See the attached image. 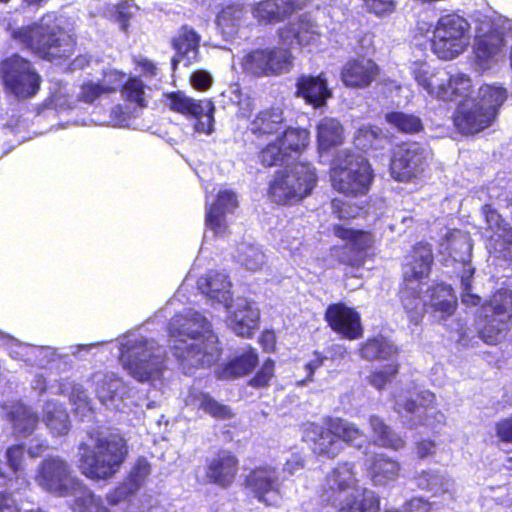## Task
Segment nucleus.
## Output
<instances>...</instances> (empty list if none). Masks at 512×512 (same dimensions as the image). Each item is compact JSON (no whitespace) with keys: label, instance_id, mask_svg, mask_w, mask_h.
<instances>
[{"label":"nucleus","instance_id":"obj_1","mask_svg":"<svg viewBox=\"0 0 512 512\" xmlns=\"http://www.w3.org/2000/svg\"><path fill=\"white\" fill-rule=\"evenodd\" d=\"M13 40L34 57L62 64L72 58L77 50V34L66 25L58 12L44 13L37 21L17 27L11 31Z\"/></svg>","mask_w":512,"mask_h":512},{"label":"nucleus","instance_id":"obj_2","mask_svg":"<svg viewBox=\"0 0 512 512\" xmlns=\"http://www.w3.org/2000/svg\"><path fill=\"white\" fill-rule=\"evenodd\" d=\"M197 317L185 319L181 328H171L169 335L174 338L173 354L181 367L190 369L209 368L214 365L222 354L218 336L213 332L211 324L201 317L198 328H193Z\"/></svg>","mask_w":512,"mask_h":512},{"label":"nucleus","instance_id":"obj_3","mask_svg":"<svg viewBox=\"0 0 512 512\" xmlns=\"http://www.w3.org/2000/svg\"><path fill=\"white\" fill-rule=\"evenodd\" d=\"M364 431L355 423L341 417L326 416L321 424L309 423L304 432L312 453L319 459L334 460L347 446H357Z\"/></svg>","mask_w":512,"mask_h":512},{"label":"nucleus","instance_id":"obj_4","mask_svg":"<svg viewBox=\"0 0 512 512\" xmlns=\"http://www.w3.org/2000/svg\"><path fill=\"white\" fill-rule=\"evenodd\" d=\"M79 469L92 480L109 479L120 469L128 455L126 440L122 436L98 438L95 450L81 444Z\"/></svg>","mask_w":512,"mask_h":512},{"label":"nucleus","instance_id":"obj_5","mask_svg":"<svg viewBox=\"0 0 512 512\" xmlns=\"http://www.w3.org/2000/svg\"><path fill=\"white\" fill-rule=\"evenodd\" d=\"M329 176L333 189L347 197L365 196L374 180L369 161L349 150L332 160Z\"/></svg>","mask_w":512,"mask_h":512},{"label":"nucleus","instance_id":"obj_6","mask_svg":"<svg viewBox=\"0 0 512 512\" xmlns=\"http://www.w3.org/2000/svg\"><path fill=\"white\" fill-rule=\"evenodd\" d=\"M470 29L469 21L456 11L440 15L429 40L432 53L440 60L456 59L468 48Z\"/></svg>","mask_w":512,"mask_h":512},{"label":"nucleus","instance_id":"obj_7","mask_svg":"<svg viewBox=\"0 0 512 512\" xmlns=\"http://www.w3.org/2000/svg\"><path fill=\"white\" fill-rule=\"evenodd\" d=\"M316 181V171L309 163H297L290 169L276 171L267 193L272 202L291 205L308 196Z\"/></svg>","mask_w":512,"mask_h":512},{"label":"nucleus","instance_id":"obj_8","mask_svg":"<svg viewBox=\"0 0 512 512\" xmlns=\"http://www.w3.org/2000/svg\"><path fill=\"white\" fill-rule=\"evenodd\" d=\"M242 71L252 77H275L289 72L294 55L287 46H266L247 51L241 59Z\"/></svg>","mask_w":512,"mask_h":512},{"label":"nucleus","instance_id":"obj_9","mask_svg":"<svg viewBox=\"0 0 512 512\" xmlns=\"http://www.w3.org/2000/svg\"><path fill=\"white\" fill-rule=\"evenodd\" d=\"M414 79L432 98L442 101H455L468 96L471 90L468 75H451L444 69L428 71L418 68L414 71Z\"/></svg>","mask_w":512,"mask_h":512},{"label":"nucleus","instance_id":"obj_10","mask_svg":"<svg viewBox=\"0 0 512 512\" xmlns=\"http://www.w3.org/2000/svg\"><path fill=\"white\" fill-rule=\"evenodd\" d=\"M166 107L188 119H194V130L210 135L214 132L216 107L211 99H194L181 90L164 94Z\"/></svg>","mask_w":512,"mask_h":512},{"label":"nucleus","instance_id":"obj_11","mask_svg":"<svg viewBox=\"0 0 512 512\" xmlns=\"http://www.w3.org/2000/svg\"><path fill=\"white\" fill-rule=\"evenodd\" d=\"M36 483L44 490L66 497L73 493L79 479L74 476L71 465L58 456L44 458L35 473Z\"/></svg>","mask_w":512,"mask_h":512},{"label":"nucleus","instance_id":"obj_12","mask_svg":"<svg viewBox=\"0 0 512 512\" xmlns=\"http://www.w3.org/2000/svg\"><path fill=\"white\" fill-rule=\"evenodd\" d=\"M1 77L6 87L19 98H30L40 89L39 74L29 60L18 54L2 61Z\"/></svg>","mask_w":512,"mask_h":512},{"label":"nucleus","instance_id":"obj_13","mask_svg":"<svg viewBox=\"0 0 512 512\" xmlns=\"http://www.w3.org/2000/svg\"><path fill=\"white\" fill-rule=\"evenodd\" d=\"M428 167L427 153L418 143H402L392 153L391 176L400 182L418 178Z\"/></svg>","mask_w":512,"mask_h":512},{"label":"nucleus","instance_id":"obj_14","mask_svg":"<svg viewBox=\"0 0 512 512\" xmlns=\"http://www.w3.org/2000/svg\"><path fill=\"white\" fill-rule=\"evenodd\" d=\"M333 235L346 242L339 262L352 268H360L367 259L368 251L374 246V234L363 229L345 227L341 224L332 226Z\"/></svg>","mask_w":512,"mask_h":512},{"label":"nucleus","instance_id":"obj_15","mask_svg":"<svg viewBox=\"0 0 512 512\" xmlns=\"http://www.w3.org/2000/svg\"><path fill=\"white\" fill-rule=\"evenodd\" d=\"M124 367L139 382L160 378L165 369L164 357L147 348V341L137 342L127 351Z\"/></svg>","mask_w":512,"mask_h":512},{"label":"nucleus","instance_id":"obj_16","mask_svg":"<svg viewBox=\"0 0 512 512\" xmlns=\"http://www.w3.org/2000/svg\"><path fill=\"white\" fill-rule=\"evenodd\" d=\"M243 486L266 507H277L282 492L276 468L270 465L257 466L244 477Z\"/></svg>","mask_w":512,"mask_h":512},{"label":"nucleus","instance_id":"obj_17","mask_svg":"<svg viewBox=\"0 0 512 512\" xmlns=\"http://www.w3.org/2000/svg\"><path fill=\"white\" fill-rule=\"evenodd\" d=\"M434 260L432 245L426 241L416 242L404 257L401 282L423 286L430 279Z\"/></svg>","mask_w":512,"mask_h":512},{"label":"nucleus","instance_id":"obj_18","mask_svg":"<svg viewBox=\"0 0 512 512\" xmlns=\"http://www.w3.org/2000/svg\"><path fill=\"white\" fill-rule=\"evenodd\" d=\"M323 317L327 326L343 339L353 341L363 337L364 328L360 313L344 302L329 304Z\"/></svg>","mask_w":512,"mask_h":512},{"label":"nucleus","instance_id":"obj_19","mask_svg":"<svg viewBox=\"0 0 512 512\" xmlns=\"http://www.w3.org/2000/svg\"><path fill=\"white\" fill-rule=\"evenodd\" d=\"M239 459L229 449H219L205 465V478L208 483L226 489L235 482L239 472Z\"/></svg>","mask_w":512,"mask_h":512},{"label":"nucleus","instance_id":"obj_20","mask_svg":"<svg viewBox=\"0 0 512 512\" xmlns=\"http://www.w3.org/2000/svg\"><path fill=\"white\" fill-rule=\"evenodd\" d=\"M295 88V96L314 109L325 107L333 96L325 72L317 75L301 74L296 80Z\"/></svg>","mask_w":512,"mask_h":512},{"label":"nucleus","instance_id":"obj_21","mask_svg":"<svg viewBox=\"0 0 512 512\" xmlns=\"http://www.w3.org/2000/svg\"><path fill=\"white\" fill-rule=\"evenodd\" d=\"M380 67L367 57L349 59L341 68L340 79L346 87L365 89L379 76Z\"/></svg>","mask_w":512,"mask_h":512},{"label":"nucleus","instance_id":"obj_22","mask_svg":"<svg viewBox=\"0 0 512 512\" xmlns=\"http://www.w3.org/2000/svg\"><path fill=\"white\" fill-rule=\"evenodd\" d=\"M285 125L284 111L277 105L259 110L249 122L247 132L258 142L277 137Z\"/></svg>","mask_w":512,"mask_h":512},{"label":"nucleus","instance_id":"obj_23","mask_svg":"<svg viewBox=\"0 0 512 512\" xmlns=\"http://www.w3.org/2000/svg\"><path fill=\"white\" fill-rule=\"evenodd\" d=\"M453 124L464 135H473L489 127L495 120L477 103L460 102L453 113Z\"/></svg>","mask_w":512,"mask_h":512},{"label":"nucleus","instance_id":"obj_24","mask_svg":"<svg viewBox=\"0 0 512 512\" xmlns=\"http://www.w3.org/2000/svg\"><path fill=\"white\" fill-rule=\"evenodd\" d=\"M504 46V33L496 26L476 34L472 51L475 65L483 70L488 69L490 62Z\"/></svg>","mask_w":512,"mask_h":512},{"label":"nucleus","instance_id":"obj_25","mask_svg":"<svg viewBox=\"0 0 512 512\" xmlns=\"http://www.w3.org/2000/svg\"><path fill=\"white\" fill-rule=\"evenodd\" d=\"M301 8L297 0H262L253 5L252 13L259 23L277 24L289 19Z\"/></svg>","mask_w":512,"mask_h":512},{"label":"nucleus","instance_id":"obj_26","mask_svg":"<svg viewBox=\"0 0 512 512\" xmlns=\"http://www.w3.org/2000/svg\"><path fill=\"white\" fill-rule=\"evenodd\" d=\"M358 479L354 471V464L343 461L339 462L325 476L323 492L327 499H336L340 494L348 490H356Z\"/></svg>","mask_w":512,"mask_h":512},{"label":"nucleus","instance_id":"obj_27","mask_svg":"<svg viewBox=\"0 0 512 512\" xmlns=\"http://www.w3.org/2000/svg\"><path fill=\"white\" fill-rule=\"evenodd\" d=\"M201 35L191 26L184 24L171 38V47L182 58L185 66H190L199 60Z\"/></svg>","mask_w":512,"mask_h":512},{"label":"nucleus","instance_id":"obj_28","mask_svg":"<svg viewBox=\"0 0 512 512\" xmlns=\"http://www.w3.org/2000/svg\"><path fill=\"white\" fill-rule=\"evenodd\" d=\"M186 404L216 420H228L234 417L230 406L220 403L209 392L200 389L193 388L189 390Z\"/></svg>","mask_w":512,"mask_h":512},{"label":"nucleus","instance_id":"obj_29","mask_svg":"<svg viewBox=\"0 0 512 512\" xmlns=\"http://www.w3.org/2000/svg\"><path fill=\"white\" fill-rule=\"evenodd\" d=\"M397 295L409 321L418 324L424 316L426 305L422 286L400 282Z\"/></svg>","mask_w":512,"mask_h":512},{"label":"nucleus","instance_id":"obj_30","mask_svg":"<svg viewBox=\"0 0 512 512\" xmlns=\"http://www.w3.org/2000/svg\"><path fill=\"white\" fill-rule=\"evenodd\" d=\"M238 205L236 194L231 190L220 191L206 213V225L215 233L225 228V215Z\"/></svg>","mask_w":512,"mask_h":512},{"label":"nucleus","instance_id":"obj_31","mask_svg":"<svg viewBox=\"0 0 512 512\" xmlns=\"http://www.w3.org/2000/svg\"><path fill=\"white\" fill-rule=\"evenodd\" d=\"M319 151H330L340 147L345 141V130L339 120L332 117L322 118L316 127Z\"/></svg>","mask_w":512,"mask_h":512},{"label":"nucleus","instance_id":"obj_32","mask_svg":"<svg viewBox=\"0 0 512 512\" xmlns=\"http://www.w3.org/2000/svg\"><path fill=\"white\" fill-rule=\"evenodd\" d=\"M374 485H386L399 477L400 464L384 453L374 454L367 468Z\"/></svg>","mask_w":512,"mask_h":512},{"label":"nucleus","instance_id":"obj_33","mask_svg":"<svg viewBox=\"0 0 512 512\" xmlns=\"http://www.w3.org/2000/svg\"><path fill=\"white\" fill-rule=\"evenodd\" d=\"M359 355L368 361H390L397 357L398 349L383 335L367 338L359 345Z\"/></svg>","mask_w":512,"mask_h":512},{"label":"nucleus","instance_id":"obj_34","mask_svg":"<svg viewBox=\"0 0 512 512\" xmlns=\"http://www.w3.org/2000/svg\"><path fill=\"white\" fill-rule=\"evenodd\" d=\"M114 85H103L99 82L85 81L79 87L77 100L85 104H93L96 100L101 98L104 94H110L118 89V85L123 82L126 74L122 71L111 70L106 74Z\"/></svg>","mask_w":512,"mask_h":512},{"label":"nucleus","instance_id":"obj_35","mask_svg":"<svg viewBox=\"0 0 512 512\" xmlns=\"http://www.w3.org/2000/svg\"><path fill=\"white\" fill-rule=\"evenodd\" d=\"M260 313L249 305L239 307L229 318L230 328L239 336L251 338L258 328Z\"/></svg>","mask_w":512,"mask_h":512},{"label":"nucleus","instance_id":"obj_36","mask_svg":"<svg viewBox=\"0 0 512 512\" xmlns=\"http://www.w3.org/2000/svg\"><path fill=\"white\" fill-rule=\"evenodd\" d=\"M198 287L201 292L218 302L226 301L230 295L231 283L227 275L209 271L198 280Z\"/></svg>","mask_w":512,"mask_h":512},{"label":"nucleus","instance_id":"obj_37","mask_svg":"<svg viewBox=\"0 0 512 512\" xmlns=\"http://www.w3.org/2000/svg\"><path fill=\"white\" fill-rule=\"evenodd\" d=\"M277 137L289 159L301 155L310 144V132L305 128L287 127Z\"/></svg>","mask_w":512,"mask_h":512},{"label":"nucleus","instance_id":"obj_38","mask_svg":"<svg viewBox=\"0 0 512 512\" xmlns=\"http://www.w3.org/2000/svg\"><path fill=\"white\" fill-rule=\"evenodd\" d=\"M259 358L253 347H248L243 353L228 361L221 370L225 379H235L249 374L258 364Z\"/></svg>","mask_w":512,"mask_h":512},{"label":"nucleus","instance_id":"obj_39","mask_svg":"<svg viewBox=\"0 0 512 512\" xmlns=\"http://www.w3.org/2000/svg\"><path fill=\"white\" fill-rule=\"evenodd\" d=\"M508 98V91L504 86L483 84L478 90L477 103L479 106H483L484 110L492 117L496 119L499 113V109Z\"/></svg>","mask_w":512,"mask_h":512},{"label":"nucleus","instance_id":"obj_40","mask_svg":"<svg viewBox=\"0 0 512 512\" xmlns=\"http://www.w3.org/2000/svg\"><path fill=\"white\" fill-rule=\"evenodd\" d=\"M368 422L374 436V442L378 446L393 450H399L404 447V440L382 418L371 415Z\"/></svg>","mask_w":512,"mask_h":512},{"label":"nucleus","instance_id":"obj_41","mask_svg":"<svg viewBox=\"0 0 512 512\" xmlns=\"http://www.w3.org/2000/svg\"><path fill=\"white\" fill-rule=\"evenodd\" d=\"M510 322L505 318L493 315L487 316L482 327L479 329V337L489 345H495L505 338L511 327Z\"/></svg>","mask_w":512,"mask_h":512},{"label":"nucleus","instance_id":"obj_42","mask_svg":"<svg viewBox=\"0 0 512 512\" xmlns=\"http://www.w3.org/2000/svg\"><path fill=\"white\" fill-rule=\"evenodd\" d=\"M483 307L491 310V315L505 318L512 323V291L506 288L497 289L485 301Z\"/></svg>","mask_w":512,"mask_h":512},{"label":"nucleus","instance_id":"obj_43","mask_svg":"<svg viewBox=\"0 0 512 512\" xmlns=\"http://www.w3.org/2000/svg\"><path fill=\"white\" fill-rule=\"evenodd\" d=\"M69 496H73L74 499L70 504L73 512H96L102 507V501L96 497L94 493L79 480V486L75 485L73 493Z\"/></svg>","mask_w":512,"mask_h":512},{"label":"nucleus","instance_id":"obj_44","mask_svg":"<svg viewBox=\"0 0 512 512\" xmlns=\"http://www.w3.org/2000/svg\"><path fill=\"white\" fill-rule=\"evenodd\" d=\"M380 497L377 493L363 488L358 496L341 506L337 512H379Z\"/></svg>","mask_w":512,"mask_h":512},{"label":"nucleus","instance_id":"obj_45","mask_svg":"<svg viewBox=\"0 0 512 512\" xmlns=\"http://www.w3.org/2000/svg\"><path fill=\"white\" fill-rule=\"evenodd\" d=\"M257 159L263 167L281 166L289 160L278 137L262 145L257 151Z\"/></svg>","mask_w":512,"mask_h":512},{"label":"nucleus","instance_id":"obj_46","mask_svg":"<svg viewBox=\"0 0 512 512\" xmlns=\"http://www.w3.org/2000/svg\"><path fill=\"white\" fill-rule=\"evenodd\" d=\"M38 423L37 414L26 407H19L12 412L13 432L17 437L30 436L36 430Z\"/></svg>","mask_w":512,"mask_h":512},{"label":"nucleus","instance_id":"obj_47","mask_svg":"<svg viewBox=\"0 0 512 512\" xmlns=\"http://www.w3.org/2000/svg\"><path fill=\"white\" fill-rule=\"evenodd\" d=\"M120 93L124 101L135 104L139 108L147 106L145 98V84L138 76H131L125 82H121Z\"/></svg>","mask_w":512,"mask_h":512},{"label":"nucleus","instance_id":"obj_48","mask_svg":"<svg viewBox=\"0 0 512 512\" xmlns=\"http://www.w3.org/2000/svg\"><path fill=\"white\" fill-rule=\"evenodd\" d=\"M386 121L402 133L414 134L423 130L421 119L402 111H391L385 116Z\"/></svg>","mask_w":512,"mask_h":512},{"label":"nucleus","instance_id":"obj_49","mask_svg":"<svg viewBox=\"0 0 512 512\" xmlns=\"http://www.w3.org/2000/svg\"><path fill=\"white\" fill-rule=\"evenodd\" d=\"M276 376V363L272 358H266L255 374L248 380V385L255 389H265L271 385Z\"/></svg>","mask_w":512,"mask_h":512},{"label":"nucleus","instance_id":"obj_50","mask_svg":"<svg viewBox=\"0 0 512 512\" xmlns=\"http://www.w3.org/2000/svg\"><path fill=\"white\" fill-rule=\"evenodd\" d=\"M432 290L434 292L440 291L448 294L450 299H444L432 304V307L435 312L441 313V319L445 320L448 317L452 316L457 309V300L453 295V289L450 285L444 283H437L433 286Z\"/></svg>","mask_w":512,"mask_h":512},{"label":"nucleus","instance_id":"obj_51","mask_svg":"<svg viewBox=\"0 0 512 512\" xmlns=\"http://www.w3.org/2000/svg\"><path fill=\"white\" fill-rule=\"evenodd\" d=\"M399 363L391 361L381 369H376L367 377L368 383L376 389H383L398 374Z\"/></svg>","mask_w":512,"mask_h":512},{"label":"nucleus","instance_id":"obj_52","mask_svg":"<svg viewBox=\"0 0 512 512\" xmlns=\"http://www.w3.org/2000/svg\"><path fill=\"white\" fill-rule=\"evenodd\" d=\"M150 472L151 465L149 461L145 457H138L129 473L127 482L138 490Z\"/></svg>","mask_w":512,"mask_h":512},{"label":"nucleus","instance_id":"obj_53","mask_svg":"<svg viewBox=\"0 0 512 512\" xmlns=\"http://www.w3.org/2000/svg\"><path fill=\"white\" fill-rule=\"evenodd\" d=\"M331 209L335 217L340 220H351L359 215L360 207L346 200L334 198L331 200Z\"/></svg>","mask_w":512,"mask_h":512},{"label":"nucleus","instance_id":"obj_54","mask_svg":"<svg viewBox=\"0 0 512 512\" xmlns=\"http://www.w3.org/2000/svg\"><path fill=\"white\" fill-rule=\"evenodd\" d=\"M24 455L25 446L23 444H14L6 449V464L13 473L17 474L23 469Z\"/></svg>","mask_w":512,"mask_h":512},{"label":"nucleus","instance_id":"obj_55","mask_svg":"<svg viewBox=\"0 0 512 512\" xmlns=\"http://www.w3.org/2000/svg\"><path fill=\"white\" fill-rule=\"evenodd\" d=\"M46 425L55 436L66 435L70 428L68 416L64 413H60L59 415L48 414L46 417Z\"/></svg>","mask_w":512,"mask_h":512},{"label":"nucleus","instance_id":"obj_56","mask_svg":"<svg viewBox=\"0 0 512 512\" xmlns=\"http://www.w3.org/2000/svg\"><path fill=\"white\" fill-rule=\"evenodd\" d=\"M137 490L128 482H123L107 494V502L110 505H117L127 500Z\"/></svg>","mask_w":512,"mask_h":512},{"label":"nucleus","instance_id":"obj_57","mask_svg":"<svg viewBox=\"0 0 512 512\" xmlns=\"http://www.w3.org/2000/svg\"><path fill=\"white\" fill-rule=\"evenodd\" d=\"M190 83L195 90L205 92L211 88L213 79L207 71L195 70L190 75Z\"/></svg>","mask_w":512,"mask_h":512},{"label":"nucleus","instance_id":"obj_58","mask_svg":"<svg viewBox=\"0 0 512 512\" xmlns=\"http://www.w3.org/2000/svg\"><path fill=\"white\" fill-rule=\"evenodd\" d=\"M481 213L485 222L491 229H500L503 225L507 224L500 213L490 203H486L481 207Z\"/></svg>","mask_w":512,"mask_h":512},{"label":"nucleus","instance_id":"obj_59","mask_svg":"<svg viewBox=\"0 0 512 512\" xmlns=\"http://www.w3.org/2000/svg\"><path fill=\"white\" fill-rule=\"evenodd\" d=\"M495 434L501 442L512 444V414L495 423Z\"/></svg>","mask_w":512,"mask_h":512},{"label":"nucleus","instance_id":"obj_60","mask_svg":"<svg viewBox=\"0 0 512 512\" xmlns=\"http://www.w3.org/2000/svg\"><path fill=\"white\" fill-rule=\"evenodd\" d=\"M325 359L326 356L322 352L314 351L313 359L307 362L304 366L306 377L304 380L300 381V384L312 381L315 371L324 364Z\"/></svg>","mask_w":512,"mask_h":512},{"label":"nucleus","instance_id":"obj_61","mask_svg":"<svg viewBox=\"0 0 512 512\" xmlns=\"http://www.w3.org/2000/svg\"><path fill=\"white\" fill-rule=\"evenodd\" d=\"M364 2L367 9L376 15L392 12L394 9L393 0H364Z\"/></svg>","mask_w":512,"mask_h":512},{"label":"nucleus","instance_id":"obj_62","mask_svg":"<svg viewBox=\"0 0 512 512\" xmlns=\"http://www.w3.org/2000/svg\"><path fill=\"white\" fill-rule=\"evenodd\" d=\"M0 512H21L19 503L11 492L0 491Z\"/></svg>","mask_w":512,"mask_h":512},{"label":"nucleus","instance_id":"obj_63","mask_svg":"<svg viewBox=\"0 0 512 512\" xmlns=\"http://www.w3.org/2000/svg\"><path fill=\"white\" fill-rule=\"evenodd\" d=\"M134 63L137 68L140 69L143 76L152 78L158 73L156 64L148 58L138 57L134 59Z\"/></svg>","mask_w":512,"mask_h":512},{"label":"nucleus","instance_id":"obj_64","mask_svg":"<svg viewBox=\"0 0 512 512\" xmlns=\"http://www.w3.org/2000/svg\"><path fill=\"white\" fill-rule=\"evenodd\" d=\"M500 229L499 238L503 243L502 251L504 252V256L512 258L510 255V253H512V227L505 224Z\"/></svg>","mask_w":512,"mask_h":512}]
</instances>
